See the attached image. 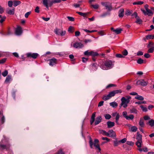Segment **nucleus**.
<instances>
[{
	"mask_svg": "<svg viewBox=\"0 0 154 154\" xmlns=\"http://www.w3.org/2000/svg\"><path fill=\"white\" fill-rule=\"evenodd\" d=\"M122 92V91L121 90H115L109 92L107 95L104 96L103 99L104 100L106 101L114 96L116 94L121 93Z\"/></svg>",
	"mask_w": 154,
	"mask_h": 154,
	"instance_id": "obj_1",
	"label": "nucleus"
},
{
	"mask_svg": "<svg viewBox=\"0 0 154 154\" xmlns=\"http://www.w3.org/2000/svg\"><path fill=\"white\" fill-rule=\"evenodd\" d=\"M113 66V63L111 61L107 60L100 67L103 70H106L112 68Z\"/></svg>",
	"mask_w": 154,
	"mask_h": 154,
	"instance_id": "obj_2",
	"label": "nucleus"
},
{
	"mask_svg": "<svg viewBox=\"0 0 154 154\" xmlns=\"http://www.w3.org/2000/svg\"><path fill=\"white\" fill-rule=\"evenodd\" d=\"M8 142V141L4 137V138L0 142V148L2 150L5 149L7 150L10 147V145L7 144Z\"/></svg>",
	"mask_w": 154,
	"mask_h": 154,
	"instance_id": "obj_3",
	"label": "nucleus"
},
{
	"mask_svg": "<svg viewBox=\"0 0 154 154\" xmlns=\"http://www.w3.org/2000/svg\"><path fill=\"white\" fill-rule=\"evenodd\" d=\"M55 0H42L43 3L48 9V7H51L54 3H57L55 2Z\"/></svg>",
	"mask_w": 154,
	"mask_h": 154,
	"instance_id": "obj_4",
	"label": "nucleus"
},
{
	"mask_svg": "<svg viewBox=\"0 0 154 154\" xmlns=\"http://www.w3.org/2000/svg\"><path fill=\"white\" fill-rule=\"evenodd\" d=\"M131 97L129 96L127 97V98H126L124 97L122 98L121 100L122 105H123V107L124 108H126L127 106V104L129 103L130 102V99H131Z\"/></svg>",
	"mask_w": 154,
	"mask_h": 154,
	"instance_id": "obj_5",
	"label": "nucleus"
},
{
	"mask_svg": "<svg viewBox=\"0 0 154 154\" xmlns=\"http://www.w3.org/2000/svg\"><path fill=\"white\" fill-rule=\"evenodd\" d=\"M54 32L57 35L61 36H64L66 34V31L62 30L57 28H55Z\"/></svg>",
	"mask_w": 154,
	"mask_h": 154,
	"instance_id": "obj_6",
	"label": "nucleus"
},
{
	"mask_svg": "<svg viewBox=\"0 0 154 154\" xmlns=\"http://www.w3.org/2000/svg\"><path fill=\"white\" fill-rule=\"evenodd\" d=\"M101 4L103 6H104L106 9H108L109 11H111L112 9L111 4L108 2H101Z\"/></svg>",
	"mask_w": 154,
	"mask_h": 154,
	"instance_id": "obj_7",
	"label": "nucleus"
},
{
	"mask_svg": "<svg viewBox=\"0 0 154 154\" xmlns=\"http://www.w3.org/2000/svg\"><path fill=\"white\" fill-rule=\"evenodd\" d=\"M99 141L98 139H96L94 140V143H93V141L91 137H89V145L90 147L92 149L93 148V145H97V144H98Z\"/></svg>",
	"mask_w": 154,
	"mask_h": 154,
	"instance_id": "obj_8",
	"label": "nucleus"
},
{
	"mask_svg": "<svg viewBox=\"0 0 154 154\" xmlns=\"http://www.w3.org/2000/svg\"><path fill=\"white\" fill-rule=\"evenodd\" d=\"M147 81H145L144 79H141L138 80L136 83L137 85H140L142 86H146L148 84Z\"/></svg>",
	"mask_w": 154,
	"mask_h": 154,
	"instance_id": "obj_9",
	"label": "nucleus"
},
{
	"mask_svg": "<svg viewBox=\"0 0 154 154\" xmlns=\"http://www.w3.org/2000/svg\"><path fill=\"white\" fill-rule=\"evenodd\" d=\"M107 136L110 137H116V132L112 129L110 130L107 132Z\"/></svg>",
	"mask_w": 154,
	"mask_h": 154,
	"instance_id": "obj_10",
	"label": "nucleus"
},
{
	"mask_svg": "<svg viewBox=\"0 0 154 154\" xmlns=\"http://www.w3.org/2000/svg\"><path fill=\"white\" fill-rule=\"evenodd\" d=\"M22 28L20 26H17L15 29V34L17 35H20L22 33Z\"/></svg>",
	"mask_w": 154,
	"mask_h": 154,
	"instance_id": "obj_11",
	"label": "nucleus"
},
{
	"mask_svg": "<svg viewBox=\"0 0 154 154\" xmlns=\"http://www.w3.org/2000/svg\"><path fill=\"white\" fill-rule=\"evenodd\" d=\"M38 54L36 53H29L26 54L27 57H32L33 58H36L38 56Z\"/></svg>",
	"mask_w": 154,
	"mask_h": 154,
	"instance_id": "obj_12",
	"label": "nucleus"
},
{
	"mask_svg": "<svg viewBox=\"0 0 154 154\" xmlns=\"http://www.w3.org/2000/svg\"><path fill=\"white\" fill-rule=\"evenodd\" d=\"M57 63V60L54 58H53L49 60V64L51 66L55 65Z\"/></svg>",
	"mask_w": 154,
	"mask_h": 154,
	"instance_id": "obj_13",
	"label": "nucleus"
},
{
	"mask_svg": "<svg viewBox=\"0 0 154 154\" xmlns=\"http://www.w3.org/2000/svg\"><path fill=\"white\" fill-rule=\"evenodd\" d=\"M73 47L76 48H80L84 46L83 45L81 42H77L73 44Z\"/></svg>",
	"mask_w": 154,
	"mask_h": 154,
	"instance_id": "obj_14",
	"label": "nucleus"
},
{
	"mask_svg": "<svg viewBox=\"0 0 154 154\" xmlns=\"http://www.w3.org/2000/svg\"><path fill=\"white\" fill-rule=\"evenodd\" d=\"M102 119V118L100 116L97 117L95 121V125H96L98 124L101 122Z\"/></svg>",
	"mask_w": 154,
	"mask_h": 154,
	"instance_id": "obj_15",
	"label": "nucleus"
},
{
	"mask_svg": "<svg viewBox=\"0 0 154 154\" xmlns=\"http://www.w3.org/2000/svg\"><path fill=\"white\" fill-rule=\"evenodd\" d=\"M107 127L109 128H110L115 125V124L114 122L108 121L106 123Z\"/></svg>",
	"mask_w": 154,
	"mask_h": 154,
	"instance_id": "obj_16",
	"label": "nucleus"
},
{
	"mask_svg": "<svg viewBox=\"0 0 154 154\" xmlns=\"http://www.w3.org/2000/svg\"><path fill=\"white\" fill-rule=\"evenodd\" d=\"M96 112L93 113L91 116V118L90 120V124L91 125H92L94 123L95 121V117Z\"/></svg>",
	"mask_w": 154,
	"mask_h": 154,
	"instance_id": "obj_17",
	"label": "nucleus"
},
{
	"mask_svg": "<svg viewBox=\"0 0 154 154\" xmlns=\"http://www.w3.org/2000/svg\"><path fill=\"white\" fill-rule=\"evenodd\" d=\"M124 9L123 8H121L119 11V16L120 17H122L124 16Z\"/></svg>",
	"mask_w": 154,
	"mask_h": 154,
	"instance_id": "obj_18",
	"label": "nucleus"
},
{
	"mask_svg": "<svg viewBox=\"0 0 154 154\" xmlns=\"http://www.w3.org/2000/svg\"><path fill=\"white\" fill-rule=\"evenodd\" d=\"M136 139L137 141H142V136L139 132L137 133Z\"/></svg>",
	"mask_w": 154,
	"mask_h": 154,
	"instance_id": "obj_19",
	"label": "nucleus"
},
{
	"mask_svg": "<svg viewBox=\"0 0 154 154\" xmlns=\"http://www.w3.org/2000/svg\"><path fill=\"white\" fill-rule=\"evenodd\" d=\"M130 111L131 113H134L136 114H137L138 112L137 110L133 106L130 109Z\"/></svg>",
	"mask_w": 154,
	"mask_h": 154,
	"instance_id": "obj_20",
	"label": "nucleus"
},
{
	"mask_svg": "<svg viewBox=\"0 0 154 154\" xmlns=\"http://www.w3.org/2000/svg\"><path fill=\"white\" fill-rule=\"evenodd\" d=\"M139 123V125L141 127H143L144 126L145 124L144 123V120L143 119H140Z\"/></svg>",
	"mask_w": 154,
	"mask_h": 154,
	"instance_id": "obj_21",
	"label": "nucleus"
},
{
	"mask_svg": "<svg viewBox=\"0 0 154 154\" xmlns=\"http://www.w3.org/2000/svg\"><path fill=\"white\" fill-rule=\"evenodd\" d=\"M76 13L79 15L83 16L84 17H86L87 15L89 14L88 12L82 13V12L77 11Z\"/></svg>",
	"mask_w": 154,
	"mask_h": 154,
	"instance_id": "obj_22",
	"label": "nucleus"
},
{
	"mask_svg": "<svg viewBox=\"0 0 154 154\" xmlns=\"http://www.w3.org/2000/svg\"><path fill=\"white\" fill-rule=\"evenodd\" d=\"M75 30L74 28L71 26L69 27L68 29V31L70 33H73Z\"/></svg>",
	"mask_w": 154,
	"mask_h": 154,
	"instance_id": "obj_23",
	"label": "nucleus"
},
{
	"mask_svg": "<svg viewBox=\"0 0 154 154\" xmlns=\"http://www.w3.org/2000/svg\"><path fill=\"white\" fill-rule=\"evenodd\" d=\"M146 11V15H148L149 16H151L153 14V13L149 9H147Z\"/></svg>",
	"mask_w": 154,
	"mask_h": 154,
	"instance_id": "obj_24",
	"label": "nucleus"
},
{
	"mask_svg": "<svg viewBox=\"0 0 154 154\" xmlns=\"http://www.w3.org/2000/svg\"><path fill=\"white\" fill-rule=\"evenodd\" d=\"M21 3V2L20 1L16 0L13 1V5L14 7H16L19 5Z\"/></svg>",
	"mask_w": 154,
	"mask_h": 154,
	"instance_id": "obj_25",
	"label": "nucleus"
},
{
	"mask_svg": "<svg viewBox=\"0 0 154 154\" xmlns=\"http://www.w3.org/2000/svg\"><path fill=\"white\" fill-rule=\"evenodd\" d=\"M110 105L113 108H116L118 106V104L115 102H113L110 103Z\"/></svg>",
	"mask_w": 154,
	"mask_h": 154,
	"instance_id": "obj_26",
	"label": "nucleus"
},
{
	"mask_svg": "<svg viewBox=\"0 0 154 154\" xmlns=\"http://www.w3.org/2000/svg\"><path fill=\"white\" fill-rule=\"evenodd\" d=\"M122 29L121 28H117L114 30V32L116 34H119L122 31Z\"/></svg>",
	"mask_w": 154,
	"mask_h": 154,
	"instance_id": "obj_27",
	"label": "nucleus"
},
{
	"mask_svg": "<svg viewBox=\"0 0 154 154\" xmlns=\"http://www.w3.org/2000/svg\"><path fill=\"white\" fill-rule=\"evenodd\" d=\"M149 125L151 127L154 126V120L151 119L149 120L148 122Z\"/></svg>",
	"mask_w": 154,
	"mask_h": 154,
	"instance_id": "obj_28",
	"label": "nucleus"
},
{
	"mask_svg": "<svg viewBox=\"0 0 154 154\" xmlns=\"http://www.w3.org/2000/svg\"><path fill=\"white\" fill-rule=\"evenodd\" d=\"M7 12L10 14H14V9L7 10Z\"/></svg>",
	"mask_w": 154,
	"mask_h": 154,
	"instance_id": "obj_29",
	"label": "nucleus"
},
{
	"mask_svg": "<svg viewBox=\"0 0 154 154\" xmlns=\"http://www.w3.org/2000/svg\"><path fill=\"white\" fill-rule=\"evenodd\" d=\"M135 98L140 100H143L144 99L143 97L139 95H137L135 97Z\"/></svg>",
	"mask_w": 154,
	"mask_h": 154,
	"instance_id": "obj_30",
	"label": "nucleus"
},
{
	"mask_svg": "<svg viewBox=\"0 0 154 154\" xmlns=\"http://www.w3.org/2000/svg\"><path fill=\"white\" fill-rule=\"evenodd\" d=\"M140 106L143 112H146L148 110L147 108L146 107H145L143 105H140Z\"/></svg>",
	"mask_w": 154,
	"mask_h": 154,
	"instance_id": "obj_31",
	"label": "nucleus"
},
{
	"mask_svg": "<svg viewBox=\"0 0 154 154\" xmlns=\"http://www.w3.org/2000/svg\"><path fill=\"white\" fill-rule=\"evenodd\" d=\"M147 39H153L154 38V35H147L146 36Z\"/></svg>",
	"mask_w": 154,
	"mask_h": 154,
	"instance_id": "obj_32",
	"label": "nucleus"
},
{
	"mask_svg": "<svg viewBox=\"0 0 154 154\" xmlns=\"http://www.w3.org/2000/svg\"><path fill=\"white\" fill-rule=\"evenodd\" d=\"M142 143V141H137V142L136 143V145L139 148H140L141 146Z\"/></svg>",
	"mask_w": 154,
	"mask_h": 154,
	"instance_id": "obj_33",
	"label": "nucleus"
},
{
	"mask_svg": "<svg viewBox=\"0 0 154 154\" xmlns=\"http://www.w3.org/2000/svg\"><path fill=\"white\" fill-rule=\"evenodd\" d=\"M136 19L137 20L135 22L136 23L139 24H141L142 23V20L139 17L136 18Z\"/></svg>",
	"mask_w": 154,
	"mask_h": 154,
	"instance_id": "obj_34",
	"label": "nucleus"
},
{
	"mask_svg": "<svg viewBox=\"0 0 154 154\" xmlns=\"http://www.w3.org/2000/svg\"><path fill=\"white\" fill-rule=\"evenodd\" d=\"M99 132L100 134H102L103 135H104L107 136V132L103 130H100L99 131Z\"/></svg>",
	"mask_w": 154,
	"mask_h": 154,
	"instance_id": "obj_35",
	"label": "nucleus"
},
{
	"mask_svg": "<svg viewBox=\"0 0 154 154\" xmlns=\"http://www.w3.org/2000/svg\"><path fill=\"white\" fill-rule=\"evenodd\" d=\"M131 131L133 132H135L137 130V128L135 126H132L131 128Z\"/></svg>",
	"mask_w": 154,
	"mask_h": 154,
	"instance_id": "obj_36",
	"label": "nucleus"
},
{
	"mask_svg": "<svg viewBox=\"0 0 154 154\" xmlns=\"http://www.w3.org/2000/svg\"><path fill=\"white\" fill-rule=\"evenodd\" d=\"M11 79V76L8 75L6 77L5 80V82H9Z\"/></svg>",
	"mask_w": 154,
	"mask_h": 154,
	"instance_id": "obj_37",
	"label": "nucleus"
},
{
	"mask_svg": "<svg viewBox=\"0 0 154 154\" xmlns=\"http://www.w3.org/2000/svg\"><path fill=\"white\" fill-rule=\"evenodd\" d=\"M134 116L133 115L130 114L129 116H128L127 117L126 119L127 120H132L134 119Z\"/></svg>",
	"mask_w": 154,
	"mask_h": 154,
	"instance_id": "obj_38",
	"label": "nucleus"
},
{
	"mask_svg": "<svg viewBox=\"0 0 154 154\" xmlns=\"http://www.w3.org/2000/svg\"><path fill=\"white\" fill-rule=\"evenodd\" d=\"M99 55V54L97 52H94L93 51H91V56H97Z\"/></svg>",
	"mask_w": 154,
	"mask_h": 154,
	"instance_id": "obj_39",
	"label": "nucleus"
},
{
	"mask_svg": "<svg viewBox=\"0 0 154 154\" xmlns=\"http://www.w3.org/2000/svg\"><path fill=\"white\" fill-rule=\"evenodd\" d=\"M138 150L140 152L144 151L145 152H146L148 151V149L146 147H145L143 148H140L138 149Z\"/></svg>",
	"mask_w": 154,
	"mask_h": 154,
	"instance_id": "obj_40",
	"label": "nucleus"
},
{
	"mask_svg": "<svg viewBox=\"0 0 154 154\" xmlns=\"http://www.w3.org/2000/svg\"><path fill=\"white\" fill-rule=\"evenodd\" d=\"M135 104H140L142 103L146 104V102L145 101H139L135 102Z\"/></svg>",
	"mask_w": 154,
	"mask_h": 154,
	"instance_id": "obj_41",
	"label": "nucleus"
},
{
	"mask_svg": "<svg viewBox=\"0 0 154 154\" xmlns=\"http://www.w3.org/2000/svg\"><path fill=\"white\" fill-rule=\"evenodd\" d=\"M122 55L124 56H126L128 54V52L126 49H125L122 52Z\"/></svg>",
	"mask_w": 154,
	"mask_h": 154,
	"instance_id": "obj_42",
	"label": "nucleus"
},
{
	"mask_svg": "<svg viewBox=\"0 0 154 154\" xmlns=\"http://www.w3.org/2000/svg\"><path fill=\"white\" fill-rule=\"evenodd\" d=\"M116 122L117 123H118V121L120 117V116L119 113H118L116 116Z\"/></svg>",
	"mask_w": 154,
	"mask_h": 154,
	"instance_id": "obj_43",
	"label": "nucleus"
},
{
	"mask_svg": "<svg viewBox=\"0 0 154 154\" xmlns=\"http://www.w3.org/2000/svg\"><path fill=\"white\" fill-rule=\"evenodd\" d=\"M143 3V1H138L137 2H134L133 3L134 5H141Z\"/></svg>",
	"mask_w": 154,
	"mask_h": 154,
	"instance_id": "obj_44",
	"label": "nucleus"
},
{
	"mask_svg": "<svg viewBox=\"0 0 154 154\" xmlns=\"http://www.w3.org/2000/svg\"><path fill=\"white\" fill-rule=\"evenodd\" d=\"M143 60L141 58H139L137 60V62L139 64H141L143 63Z\"/></svg>",
	"mask_w": 154,
	"mask_h": 154,
	"instance_id": "obj_45",
	"label": "nucleus"
},
{
	"mask_svg": "<svg viewBox=\"0 0 154 154\" xmlns=\"http://www.w3.org/2000/svg\"><path fill=\"white\" fill-rule=\"evenodd\" d=\"M154 51V47H152L149 48L148 51V52L149 53H152Z\"/></svg>",
	"mask_w": 154,
	"mask_h": 154,
	"instance_id": "obj_46",
	"label": "nucleus"
},
{
	"mask_svg": "<svg viewBox=\"0 0 154 154\" xmlns=\"http://www.w3.org/2000/svg\"><path fill=\"white\" fill-rule=\"evenodd\" d=\"M8 73V71L7 70H5L2 73V74L3 76L5 77L7 76Z\"/></svg>",
	"mask_w": 154,
	"mask_h": 154,
	"instance_id": "obj_47",
	"label": "nucleus"
},
{
	"mask_svg": "<svg viewBox=\"0 0 154 154\" xmlns=\"http://www.w3.org/2000/svg\"><path fill=\"white\" fill-rule=\"evenodd\" d=\"M116 57L118 58H124L125 57L122 54H116Z\"/></svg>",
	"mask_w": 154,
	"mask_h": 154,
	"instance_id": "obj_48",
	"label": "nucleus"
},
{
	"mask_svg": "<svg viewBox=\"0 0 154 154\" xmlns=\"http://www.w3.org/2000/svg\"><path fill=\"white\" fill-rule=\"evenodd\" d=\"M104 117L106 119H109L111 117V115L109 114H106L104 116Z\"/></svg>",
	"mask_w": 154,
	"mask_h": 154,
	"instance_id": "obj_49",
	"label": "nucleus"
},
{
	"mask_svg": "<svg viewBox=\"0 0 154 154\" xmlns=\"http://www.w3.org/2000/svg\"><path fill=\"white\" fill-rule=\"evenodd\" d=\"M84 54L85 55L90 56L91 55V51H89L88 50L84 52Z\"/></svg>",
	"mask_w": 154,
	"mask_h": 154,
	"instance_id": "obj_50",
	"label": "nucleus"
},
{
	"mask_svg": "<svg viewBox=\"0 0 154 154\" xmlns=\"http://www.w3.org/2000/svg\"><path fill=\"white\" fill-rule=\"evenodd\" d=\"M94 146L95 147L96 149H97L99 151H101V148L100 147V145L99 144H97V145H95Z\"/></svg>",
	"mask_w": 154,
	"mask_h": 154,
	"instance_id": "obj_51",
	"label": "nucleus"
},
{
	"mask_svg": "<svg viewBox=\"0 0 154 154\" xmlns=\"http://www.w3.org/2000/svg\"><path fill=\"white\" fill-rule=\"evenodd\" d=\"M67 18L69 21H73L75 20L74 18L72 17L68 16Z\"/></svg>",
	"mask_w": 154,
	"mask_h": 154,
	"instance_id": "obj_52",
	"label": "nucleus"
},
{
	"mask_svg": "<svg viewBox=\"0 0 154 154\" xmlns=\"http://www.w3.org/2000/svg\"><path fill=\"white\" fill-rule=\"evenodd\" d=\"M126 143L129 145L132 146L134 145V143L131 141H127Z\"/></svg>",
	"mask_w": 154,
	"mask_h": 154,
	"instance_id": "obj_53",
	"label": "nucleus"
},
{
	"mask_svg": "<svg viewBox=\"0 0 154 154\" xmlns=\"http://www.w3.org/2000/svg\"><path fill=\"white\" fill-rule=\"evenodd\" d=\"M1 19L0 20V22L1 23H2L3 21H4L5 19H6V17L4 16L2 17L1 18Z\"/></svg>",
	"mask_w": 154,
	"mask_h": 154,
	"instance_id": "obj_54",
	"label": "nucleus"
},
{
	"mask_svg": "<svg viewBox=\"0 0 154 154\" xmlns=\"http://www.w3.org/2000/svg\"><path fill=\"white\" fill-rule=\"evenodd\" d=\"M5 116H3L1 119V123L2 124H3L5 122Z\"/></svg>",
	"mask_w": 154,
	"mask_h": 154,
	"instance_id": "obj_55",
	"label": "nucleus"
},
{
	"mask_svg": "<svg viewBox=\"0 0 154 154\" xmlns=\"http://www.w3.org/2000/svg\"><path fill=\"white\" fill-rule=\"evenodd\" d=\"M7 60L6 58H4L2 59V60H0V63L2 64L4 63L5 62L6 60Z\"/></svg>",
	"mask_w": 154,
	"mask_h": 154,
	"instance_id": "obj_56",
	"label": "nucleus"
},
{
	"mask_svg": "<svg viewBox=\"0 0 154 154\" xmlns=\"http://www.w3.org/2000/svg\"><path fill=\"white\" fill-rule=\"evenodd\" d=\"M13 2L11 1H9L8 2V5L9 7H11L13 5Z\"/></svg>",
	"mask_w": 154,
	"mask_h": 154,
	"instance_id": "obj_57",
	"label": "nucleus"
},
{
	"mask_svg": "<svg viewBox=\"0 0 154 154\" xmlns=\"http://www.w3.org/2000/svg\"><path fill=\"white\" fill-rule=\"evenodd\" d=\"M91 6L95 9H97L99 8V5L97 4L92 5Z\"/></svg>",
	"mask_w": 154,
	"mask_h": 154,
	"instance_id": "obj_58",
	"label": "nucleus"
},
{
	"mask_svg": "<svg viewBox=\"0 0 154 154\" xmlns=\"http://www.w3.org/2000/svg\"><path fill=\"white\" fill-rule=\"evenodd\" d=\"M122 115L126 119L127 118V112L126 111H124L122 112Z\"/></svg>",
	"mask_w": 154,
	"mask_h": 154,
	"instance_id": "obj_59",
	"label": "nucleus"
},
{
	"mask_svg": "<svg viewBox=\"0 0 154 154\" xmlns=\"http://www.w3.org/2000/svg\"><path fill=\"white\" fill-rule=\"evenodd\" d=\"M126 140H127L126 138H125L123 139H122L119 141V142H121L122 143H125L126 141Z\"/></svg>",
	"mask_w": 154,
	"mask_h": 154,
	"instance_id": "obj_60",
	"label": "nucleus"
},
{
	"mask_svg": "<svg viewBox=\"0 0 154 154\" xmlns=\"http://www.w3.org/2000/svg\"><path fill=\"white\" fill-rule=\"evenodd\" d=\"M108 14H109V13L107 12H105V13H104L103 14H102L100 16V17H104L106 16Z\"/></svg>",
	"mask_w": 154,
	"mask_h": 154,
	"instance_id": "obj_61",
	"label": "nucleus"
},
{
	"mask_svg": "<svg viewBox=\"0 0 154 154\" xmlns=\"http://www.w3.org/2000/svg\"><path fill=\"white\" fill-rule=\"evenodd\" d=\"M56 154H65L62 149H60Z\"/></svg>",
	"mask_w": 154,
	"mask_h": 154,
	"instance_id": "obj_62",
	"label": "nucleus"
},
{
	"mask_svg": "<svg viewBox=\"0 0 154 154\" xmlns=\"http://www.w3.org/2000/svg\"><path fill=\"white\" fill-rule=\"evenodd\" d=\"M82 61L84 63L86 62L88 60V58H85L84 57H82Z\"/></svg>",
	"mask_w": 154,
	"mask_h": 154,
	"instance_id": "obj_63",
	"label": "nucleus"
},
{
	"mask_svg": "<svg viewBox=\"0 0 154 154\" xmlns=\"http://www.w3.org/2000/svg\"><path fill=\"white\" fill-rule=\"evenodd\" d=\"M143 54V53L141 51H139L137 53V56H141Z\"/></svg>",
	"mask_w": 154,
	"mask_h": 154,
	"instance_id": "obj_64",
	"label": "nucleus"
}]
</instances>
